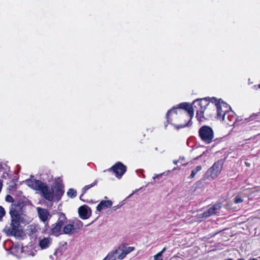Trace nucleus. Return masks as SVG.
<instances>
[{
  "label": "nucleus",
  "mask_w": 260,
  "mask_h": 260,
  "mask_svg": "<svg viewBox=\"0 0 260 260\" xmlns=\"http://www.w3.org/2000/svg\"><path fill=\"white\" fill-rule=\"evenodd\" d=\"M25 182L30 187L40 191L42 197L48 201L54 199L59 201L64 193L63 187L58 179L55 180L51 188L46 183L34 178L27 179Z\"/></svg>",
  "instance_id": "2"
},
{
  "label": "nucleus",
  "mask_w": 260,
  "mask_h": 260,
  "mask_svg": "<svg viewBox=\"0 0 260 260\" xmlns=\"http://www.w3.org/2000/svg\"><path fill=\"white\" fill-rule=\"evenodd\" d=\"M26 204L22 200H16L12 204L10 214L11 217V223L6 226L4 231L7 235H13L15 237L20 236L22 234V230L20 226V222H23L26 215L25 212Z\"/></svg>",
  "instance_id": "1"
},
{
  "label": "nucleus",
  "mask_w": 260,
  "mask_h": 260,
  "mask_svg": "<svg viewBox=\"0 0 260 260\" xmlns=\"http://www.w3.org/2000/svg\"><path fill=\"white\" fill-rule=\"evenodd\" d=\"M179 160H174L173 161V163L175 165H177L178 164V162H179Z\"/></svg>",
  "instance_id": "32"
},
{
  "label": "nucleus",
  "mask_w": 260,
  "mask_h": 260,
  "mask_svg": "<svg viewBox=\"0 0 260 260\" xmlns=\"http://www.w3.org/2000/svg\"><path fill=\"white\" fill-rule=\"evenodd\" d=\"M79 216L83 219H86L89 218L91 215V210L87 205H83L78 209Z\"/></svg>",
  "instance_id": "10"
},
{
  "label": "nucleus",
  "mask_w": 260,
  "mask_h": 260,
  "mask_svg": "<svg viewBox=\"0 0 260 260\" xmlns=\"http://www.w3.org/2000/svg\"><path fill=\"white\" fill-rule=\"evenodd\" d=\"M121 207V205H117V206H114L112 208V210L113 211H116L117 209L119 208L120 207Z\"/></svg>",
  "instance_id": "29"
},
{
  "label": "nucleus",
  "mask_w": 260,
  "mask_h": 260,
  "mask_svg": "<svg viewBox=\"0 0 260 260\" xmlns=\"http://www.w3.org/2000/svg\"><path fill=\"white\" fill-rule=\"evenodd\" d=\"M166 250V248L164 247L161 251H160L159 253H160L162 255V253Z\"/></svg>",
  "instance_id": "31"
},
{
  "label": "nucleus",
  "mask_w": 260,
  "mask_h": 260,
  "mask_svg": "<svg viewBox=\"0 0 260 260\" xmlns=\"http://www.w3.org/2000/svg\"><path fill=\"white\" fill-rule=\"evenodd\" d=\"M67 222V218L64 214L60 213L59 214V217L57 222L56 223L60 227L62 226Z\"/></svg>",
  "instance_id": "16"
},
{
  "label": "nucleus",
  "mask_w": 260,
  "mask_h": 260,
  "mask_svg": "<svg viewBox=\"0 0 260 260\" xmlns=\"http://www.w3.org/2000/svg\"><path fill=\"white\" fill-rule=\"evenodd\" d=\"M217 108V118L225 124L233 126L236 122L235 113L230 110V107L227 104L222 102L215 103Z\"/></svg>",
  "instance_id": "4"
},
{
  "label": "nucleus",
  "mask_w": 260,
  "mask_h": 260,
  "mask_svg": "<svg viewBox=\"0 0 260 260\" xmlns=\"http://www.w3.org/2000/svg\"><path fill=\"white\" fill-rule=\"evenodd\" d=\"M72 224L74 226V229L75 232H77V230H79L83 226L82 222L79 220H77L76 221H74Z\"/></svg>",
  "instance_id": "20"
},
{
  "label": "nucleus",
  "mask_w": 260,
  "mask_h": 260,
  "mask_svg": "<svg viewBox=\"0 0 260 260\" xmlns=\"http://www.w3.org/2000/svg\"><path fill=\"white\" fill-rule=\"evenodd\" d=\"M6 201L9 203H12V204L15 202L16 200H14L13 198L10 195H7L6 197Z\"/></svg>",
  "instance_id": "23"
},
{
  "label": "nucleus",
  "mask_w": 260,
  "mask_h": 260,
  "mask_svg": "<svg viewBox=\"0 0 260 260\" xmlns=\"http://www.w3.org/2000/svg\"><path fill=\"white\" fill-rule=\"evenodd\" d=\"M221 140H222V139H219V140H217L216 141H217L218 142V141H221Z\"/></svg>",
  "instance_id": "38"
},
{
  "label": "nucleus",
  "mask_w": 260,
  "mask_h": 260,
  "mask_svg": "<svg viewBox=\"0 0 260 260\" xmlns=\"http://www.w3.org/2000/svg\"><path fill=\"white\" fill-rule=\"evenodd\" d=\"M5 214V209L0 206V219H1Z\"/></svg>",
  "instance_id": "27"
},
{
  "label": "nucleus",
  "mask_w": 260,
  "mask_h": 260,
  "mask_svg": "<svg viewBox=\"0 0 260 260\" xmlns=\"http://www.w3.org/2000/svg\"><path fill=\"white\" fill-rule=\"evenodd\" d=\"M98 181L96 180H95L94 182H93L91 184L85 186L82 189V193L80 196V199L82 200V197H83V194L86 192V191L88 190L89 188H91L92 187L96 185Z\"/></svg>",
  "instance_id": "19"
},
{
  "label": "nucleus",
  "mask_w": 260,
  "mask_h": 260,
  "mask_svg": "<svg viewBox=\"0 0 260 260\" xmlns=\"http://www.w3.org/2000/svg\"><path fill=\"white\" fill-rule=\"evenodd\" d=\"M221 203H216L207 210L203 213L200 214L198 216L199 218H207L211 215L216 214L217 211L221 208Z\"/></svg>",
  "instance_id": "9"
},
{
  "label": "nucleus",
  "mask_w": 260,
  "mask_h": 260,
  "mask_svg": "<svg viewBox=\"0 0 260 260\" xmlns=\"http://www.w3.org/2000/svg\"><path fill=\"white\" fill-rule=\"evenodd\" d=\"M252 116H251L250 117H249L248 118V120L247 119H245V120H246L247 121L246 122H249L250 120H251V118H252Z\"/></svg>",
  "instance_id": "35"
},
{
  "label": "nucleus",
  "mask_w": 260,
  "mask_h": 260,
  "mask_svg": "<svg viewBox=\"0 0 260 260\" xmlns=\"http://www.w3.org/2000/svg\"><path fill=\"white\" fill-rule=\"evenodd\" d=\"M257 86H258V88H260V84L258 85Z\"/></svg>",
  "instance_id": "39"
},
{
  "label": "nucleus",
  "mask_w": 260,
  "mask_h": 260,
  "mask_svg": "<svg viewBox=\"0 0 260 260\" xmlns=\"http://www.w3.org/2000/svg\"><path fill=\"white\" fill-rule=\"evenodd\" d=\"M73 232H75L74 226L72 224H68L63 228L62 233L64 234L71 235Z\"/></svg>",
  "instance_id": "18"
},
{
  "label": "nucleus",
  "mask_w": 260,
  "mask_h": 260,
  "mask_svg": "<svg viewBox=\"0 0 260 260\" xmlns=\"http://www.w3.org/2000/svg\"><path fill=\"white\" fill-rule=\"evenodd\" d=\"M202 167L201 166H198L194 169L192 170L191 173L189 177L190 178H193L195 176V175H196V174L198 172H199L200 171H201L202 170Z\"/></svg>",
  "instance_id": "21"
},
{
  "label": "nucleus",
  "mask_w": 260,
  "mask_h": 260,
  "mask_svg": "<svg viewBox=\"0 0 260 260\" xmlns=\"http://www.w3.org/2000/svg\"><path fill=\"white\" fill-rule=\"evenodd\" d=\"M223 160L220 159L215 162L212 167H211L206 172L203 180L212 181L215 179L220 173L223 165Z\"/></svg>",
  "instance_id": "5"
},
{
  "label": "nucleus",
  "mask_w": 260,
  "mask_h": 260,
  "mask_svg": "<svg viewBox=\"0 0 260 260\" xmlns=\"http://www.w3.org/2000/svg\"><path fill=\"white\" fill-rule=\"evenodd\" d=\"M61 251L58 249L56 250L54 253V255H56V256H57L58 255H61Z\"/></svg>",
  "instance_id": "28"
},
{
  "label": "nucleus",
  "mask_w": 260,
  "mask_h": 260,
  "mask_svg": "<svg viewBox=\"0 0 260 260\" xmlns=\"http://www.w3.org/2000/svg\"><path fill=\"white\" fill-rule=\"evenodd\" d=\"M162 175V174H157V175H155L153 177V178L154 179H155L156 178H157L160 176H161Z\"/></svg>",
  "instance_id": "30"
},
{
  "label": "nucleus",
  "mask_w": 260,
  "mask_h": 260,
  "mask_svg": "<svg viewBox=\"0 0 260 260\" xmlns=\"http://www.w3.org/2000/svg\"><path fill=\"white\" fill-rule=\"evenodd\" d=\"M186 164H183L182 165H185Z\"/></svg>",
  "instance_id": "42"
},
{
  "label": "nucleus",
  "mask_w": 260,
  "mask_h": 260,
  "mask_svg": "<svg viewBox=\"0 0 260 260\" xmlns=\"http://www.w3.org/2000/svg\"><path fill=\"white\" fill-rule=\"evenodd\" d=\"M185 159V157L184 156H180L179 157V160H184Z\"/></svg>",
  "instance_id": "33"
},
{
  "label": "nucleus",
  "mask_w": 260,
  "mask_h": 260,
  "mask_svg": "<svg viewBox=\"0 0 260 260\" xmlns=\"http://www.w3.org/2000/svg\"><path fill=\"white\" fill-rule=\"evenodd\" d=\"M134 250V247H126L124 245H121L116 249V252H119V258L122 259Z\"/></svg>",
  "instance_id": "11"
},
{
  "label": "nucleus",
  "mask_w": 260,
  "mask_h": 260,
  "mask_svg": "<svg viewBox=\"0 0 260 260\" xmlns=\"http://www.w3.org/2000/svg\"><path fill=\"white\" fill-rule=\"evenodd\" d=\"M238 260H244V259H242V258H240V259H238Z\"/></svg>",
  "instance_id": "40"
},
{
  "label": "nucleus",
  "mask_w": 260,
  "mask_h": 260,
  "mask_svg": "<svg viewBox=\"0 0 260 260\" xmlns=\"http://www.w3.org/2000/svg\"><path fill=\"white\" fill-rule=\"evenodd\" d=\"M209 98L197 99L193 102L194 108L197 111L196 117L199 121H202L204 118V113L209 105Z\"/></svg>",
  "instance_id": "6"
},
{
  "label": "nucleus",
  "mask_w": 260,
  "mask_h": 260,
  "mask_svg": "<svg viewBox=\"0 0 260 260\" xmlns=\"http://www.w3.org/2000/svg\"><path fill=\"white\" fill-rule=\"evenodd\" d=\"M37 211L39 218L44 222L47 221L51 217L49 211L46 209L38 207Z\"/></svg>",
  "instance_id": "12"
},
{
  "label": "nucleus",
  "mask_w": 260,
  "mask_h": 260,
  "mask_svg": "<svg viewBox=\"0 0 260 260\" xmlns=\"http://www.w3.org/2000/svg\"><path fill=\"white\" fill-rule=\"evenodd\" d=\"M67 194L68 196L73 198L77 196V192L75 189L70 188L69 189Z\"/></svg>",
  "instance_id": "22"
},
{
  "label": "nucleus",
  "mask_w": 260,
  "mask_h": 260,
  "mask_svg": "<svg viewBox=\"0 0 260 260\" xmlns=\"http://www.w3.org/2000/svg\"><path fill=\"white\" fill-rule=\"evenodd\" d=\"M119 253L116 252V249L113 251L109 252L108 255L103 260H115L117 258H119Z\"/></svg>",
  "instance_id": "15"
},
{
  "label": "nucleus",
  "mask_w": 260,
  "mask_h": 260,
  "mask_svg": "<svg viewBox=\"0 0 260 260\" xmlns=\"http://www.w3.org/2000/svg\"><path fill=\"white\" fill-rule=\"evenodd\" d=\"M178 114L179 115V118H184L187 116L189 119L188 122L176 125V128L179 129L188 126L194 114L193 107L186 103H182L178 107H173L167 114V121L172 123L174 119L177 118Z\"/></svg>",
  "instance_id": "3"
},
{
  "label": "nucleus",
  "mask_w": 260,
  "mask_h": 260,
  "mask_svg": "<svg viewBox=\"0 0 260 260\" xmlns=\"http://www.w3.org/2000/svg\"><path fill=\"white\" fill-rule=\"evenodd\" d=\"M52 243V239L49 237L44 238L39 242V245L42 249L48 248Z\"/></svg>",
  "instance_id": "14"
},
{
  "label": "nucleus",
  "mask_w": 260,
  "mask_h": 260,
  "mask_svg": "<svg viewBox=\"0 0 260 260\" xmlns=\"http://www.w3.org/2000/svg\"><path fill=\"white\" fill-rule=\"evenodd\" d=\"M243 201V199L239 196H237L235 198V203L236 204L242 203Z\"/></svg>",
  "instance_id": "26"
},
{
  "label": "nucleus",
  "mask_w": 260,
  "mask_h": 260,
  "mask_svg": "<svg viewBox=\"0 0 260 260\" xmlns=\"http://www.w3.org/2000/svg\"><path fill=\"white\" fill-rule=\"evenodd\" d=\"M246 166L247 167H249L250 166V163H248V162H245Z\"/></svg>",
  "instance_id": "34"
},
{
  "label": "nucleus",
  "mask_w": 260,
  "mask_h": 260,
  "mask_svg": "<svg viewBox=\"0 0 260 260\" xmlns=\"http://www.w3.org/2000/svg\"><path fill=\"white\" fill-rule=\"evenodd\" d=\"M112 205V202L110 200L102 201L100 204L96 207V210L98 211H101L104 209L107 208L111 207Z\"/></svg>",
  "instance_id": "13"
},
{
  "label": "nucleus",
  "mask_w": 260,
  "mask_h": 260,
  "mask_svg": "<svg viewBox=\"0 0 260 260\" xmlns=\"http://www.w3.org/2000/svg\"><path fill=\"white\" fill-rule=\"evenodd\" d=\"M212 100H214V101H215V98H213L212 99Z\"/></svg>",
  "instance_id": "37"
},
{
  "label": "nucleus",
  "mask_w": 260,
  "mask_h": 260,
  "mask_svg": "<svg viewBox=\"0 0 260 260\" xmlns=\"http://www.w3.org/2000/svg\"><path fill=\"white\" fill-rule=\"evenodd\" d=\"M164 151L165 150L162 148H160V149H158V147H155V153L156 155L162 154V152H164Z\"/></svg>",
  "instance_id": "24"
},
{
  "label": "nucleus",
  "mask_w": 260,
  "mask_h": 260,
  "mask_svg": "<svg viewBox=\"0 0 260 260\" xmlns=\"http://www.w3.org/2000/svg\"><path fill=\"white\" fill-rule=\"evenodd\" d=\"M249 260H257L256 258H251V259H250Z\"/></svg>",
  "instance_id": "36"
},
{
  "label": "nucleus",
  "mask_w": 260,
  "mask_h": 260,
  "mask_svg": "<svg viewBox=\"0 0 260 260\" xmlns=\"http://www.w3.org/2000/svg\"><path fill=\"white\" fill-rule=\"evenodd\" d=\"M162 255L159 252L154 256V260H162Z\"/></svg>",
  "instance_id": "25"
},
{
  "label": "nucleus",
  "mask_w": 260,
  "mask_h": 260,
  "mask_svg": "<svg viewBox=\"0 0 260 260\" xmlns=\"http://www.w3.org/2000/svg\"><path fill=\"white\" fill-rule=\"evenodd\" d=\"M176 168H174L173 169V170H176Z\"/></svg>",
  "instance_id": "41"
},
{
  "label": "nucleus",
  "mask_w": 260,
  "mask_h": 260,
  "mask_svg": "<svg viewBox=\"0 0 260 260\" xmlns=\"http://www.w3.org/2000/svg\"><path fill=\"white\" fill-rule=\"evenodd\" d=\"M199 134L201 140L206 144H210L213 141L214 133L211 127L203 126L199 129Z\"/></svg>",
  "instance_id": "7"
},
{
  "label": "nucleus",
  "mask_w": 260,
  "mask_h": 260,
  "mask_svg": "<svg viewBox=\"0 0 260 260\" xmlns=\"http://www.w3.org/2000/svg\"><path fill=\"white\" fill-rule=\"evenodd\" d=\"M61 227L55 223L52 225V227L51 229V233L53 235L57 236L61 234Z\"/></svg>",
  "instance_id": "17"
},
{
  "label": "nucleus",
  "mask_w": 260,
  "mask_h": 260,
  "mask_svg": "<svg viewBox=\"0 0 260 260\" xmlns=\"http://www.w3.org/2000/svg\"><path fill=\"white\" fill-rule=\"evenodd\" d=\"M126 166L122 162L118 161L115 163L112 167L108 169L107 171H113L116 177L118 179H120L126 171Z\"/></svg>",
  "instance_id": "8"
}]
</instances>
